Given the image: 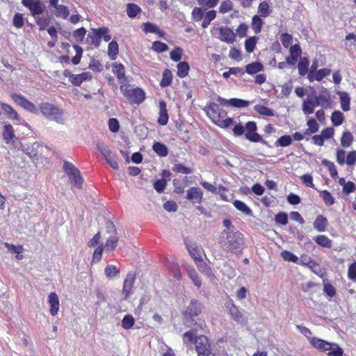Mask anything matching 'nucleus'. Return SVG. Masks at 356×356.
<instances>
[{
	"label": "nucleus",
	"mask_w": 356,
	"mask_h": 356,
	"mask_svg": "<svg viewBox=\"0 0 356 356\" xmlns=\"http://www.w3.org/2000/svg\"><path fill=\"white\" fill-rule=\"evenodd\" d=\"M73 47L76 51V55L72 58L71 61L73 65H78L81 61L83 54V49L78 44H74Z\"/></svg>",
	"instance_id": "obj_51"
},
{
	"label": "nucleus",
	"mask_w": 356,
	"mask_h": 356,
	"mask_svg": "<svg viewBox=\"0 0 356 356\" xmlns=\"http://www.w3.org/2000/svg\"><path fill=\"white\" fill-rule=\"evenodd\" d=\"M169 49L168 46L161 41H155L152 44V49L158 53H163Z\"/></svg>",
	"instance_id": "obj_56"
},
{
	"label": "nucleus",
	"mask_w": 356,
	"mask_h": 356,
	"mask_svg": "<svg viewBox=\"0 0 356 356\" xmlns=\"http://www.w3.org/2000/svg\"><path fill=\"white\" fill-rule=\"evenodd\" d=\"M309 65V60L307 57L300 58V60L298 64V68L299 74L301 76L305 75L308 72V67Z\"/></svg>",
	"instance_id": "obj_35"
},
{
	"label": "nucleus",
	"mask_w": 356,
	"mask_h": 356,
	"mask_svg": "<svg viewBox=\"0 0 356 356\" xmlns=\"http://www.w3.org/2000/svg\"><path fill=\"white\" fill-rule=\"evenodd\" d=\"M195 264L198 270L204 275H207V277H211L213 275L211 267L204 263L202 259L197 261Z\"/></svg>",
	"instance_id": "obj_30"
},
{
	"label": "nucleus",
	"mask_w": 356,
	"mask_h": 356,
	"mask_svg": "<svg viewBox=\"0 0 356 356\" xmlns=\"http://www.w3.org/2000/svg\"><path fill=\"white\" fill-rule=\"evenodd\" d=\"M219 243L224 250L240 254L244 245L243 235L238 231L223 230L220 234Z\"/></svg>",
	"instance_id": "obj_2"
},
{
	"label": "nucleus",
	"mask_w": 356,
	"mask_h": 356,
	"mask_svg": "<svg viewBox=\"0 0 356 356\" xmlns=\"http://www.w3.org/2000/svg\"><path fill=\"white\" fill-rule=\"evenodd\" d=\"M233 9V3L231 0H225L222 1L219 8V12L225 14Z\"/></svg>",
	"instance_id": "obj_59"
},
{
	"label": "nucleus",
	"mask_w": 356,
	"mask_h": 356,
	"mask_svg": "<svg viewBox=\"0 0 356 356\" xmlns=\"http://www.w3.org/2000/svg\"><path fill=\"white\" fill-rule=\"evenodd\" d=\"M204 111L215 124L219 122V105L216 103H211L205 107Z\"/></svg>",
	"instance_id": "obj_13"
},
{
	"label": "nucleus",
	"mask_w": 356,
	"mask_h": 356,
	"mask_svg": "<svg viewBox=\"0 0 356 356\" xmlns=\"http://www.w3.org/2000/svg\"><path fill=\"white\" fill-rule=\"evenodd\" d=\"M169 270L172 275L177 280H179L182 278V274L179 267L175 264H171L168 266Z\"/></svg>",
	"instance_id": "obj_55"
},
{
	"label": "nucleus",
	"mask_w": 356,
	"mask_h": 356,
	"mask_svg": "<svg viewBox=\"0 0 356 356\" xmlns=\"http://www.w3.org/2000/svg\"><path fill=\"white\" fill-rule=\"evenodd\" d=\"M188 273L193 284L197 288H200L202 286V280L196 270L193 268H188Z\"/></svg>",
	"instance_id": "obj_41"
},
{
	"label": "nucleus",
	"mask_w": 356,
	"mask_h": 356,
	"mask_svg": "<svg viewBox=\"0 0 356 356\" xmlns=\"http://www.w3.org/2000/svg\"><path fill=\"white\" fill-rule=\"evenodd\" d=\"M257 42V38L252 36L247 38L245 41V48L248 53H252L256 47Z\"/></svg>",
	"instance_id": "obj_43"
},
{
	"label": "nucleus",
	"mask_w": 356,
	"mask_h": 356,
	"mask_svg": "<svg viewBox=\"0 0 356 356\" xmlns=\"http://www.w3.org/2000/svg\"><path fill=\"white\" fill-rule=\"evenodd\" d=\"M172 80V74L168 69H165L163 72V77L160 82V86L163 88L170 86Z\"/></svg>",
	"instance_id": "obj_38"
},
{
	"label": "nucleus",
	"mask_w": 356,
	"mask_h": 356,
	"mask_svg": "<svg viewBox=\"0 0 356 356\" xmlns=\"http://www.w3.org/2000/svg\"><path fill=\"white\" fill-rule=\"evenodd\" d=\"M233 204L236 209L241 211L244 214L249 216H252V211L251 209L247 204H245L243 202H242L241 200H235L233 202Z\"/></svg>",
	"instance_id": "obj_29"
},
{
	"label": "nucleus",
	"mask_w": 356,
	"mask_h": 356,
	"mask_svg": "<svg viewBox=\"0 0 356 356\" xmlns=\"http://www.w3.org/2000/svg\"><path fill=\"white\" fill-rule=\"evenodd\" d=\"M135 281V275L133 273H128L123 283L122 294L124 298H127L131 293L134 283Z\"/></svg>",
	"instance_id": "obj_14"
},
{
	"label": "nucleus",
	"mask_w": 356,
	"mask_h": 356,
	"mask_svg": "<svg viewBox=\"0 0 356 356\" xmlns=\"http://www.w3.org/2000/svg\"><path fill=\"white\" fill-rule=\"evenodd\" d=\"M22 3L29 8L34 18L40 16L45 10L44 4L40 0H22Z\"/></svg>",
	"instance_id": "obj_8"
},
{
	"label": "nucleus",
	"mask_w": 356,
	"mask_h": 356,
	"mask_svg": "<svg viewBox=\"0 0 356 356\" xmlns=\"http://www.w3.org/2000/svg\"><path fill=\"white\" fill-rule=\"evenodd\" d=\"M63 170L71 180L74 181V185L78 188H82L83 178L79 169L69 161H64Z\"/></svg>",
	"instance_id": "obj_7"
},
{
	"label": "nucleus",
	"mask_w": 356,
	"mask_h": 356,
	"mask_svg": "<svg viewBox=\"0 0 356 356\" xmlns=\"http://www.w3.org/2000/svg\"><path fill=\"white\" fill-rule=\"evenodd\" d=\"M202 311V305L198 300L192 299L189 305L183 312V323L188 327L194 330H202L205 326L204 322L200 318H195Z\"/></svg>",
	"instance_id": "obj_1"
},
{
	"label": "nucleus",
	"mask_w": 356,
	"mask_h": 356,
	"mask_svg": "<svg viewBox=\"0 0 356 356\" xmlns=\"http://www.w3.org/2000/svg\"><path fill=\"white\" fill-rule=\"evenodd\" d=\"M198 330H191L183 334V341L187 343V341L195 344L197 356H209L213 355L211 352V343L208 338L204 335H196Z\"/></svg>",
	"instance_id": "obj_3"
},
{
	"label": "nucleus",
	"mask_w": 356,
	"mask_h": 356,
	"mask_svg": "<svg viewBox=\"0 0 356 356\" xmlns=\"http://www.w3.org/2000/svg\"><path fill=\"white\" fill-rule=\"evenodd\" d=\"M119 238L116 235H111L106 241L104 248L106 251L112 252L117 246Z\"/></svg>",
	"instance_id": "obj_32"
},
{
	"label": "nucleus",
	"mask_w": 356,
	"mask_h": 356,
	"mask_svg": "<svg viewBox=\"0 0 356 356\" xmlns=\"http://www.w3.org/2000/svg\"><path fill=\"white\" fill-rule=\"evenodd\" d=\"M327 225L328 221L327 218L322 215H319L314 222V228L318 232H323L325 230Z\"/></svg>",
	"instance_id": "obj_22"
},
{
	"label": "nucleus",
	"mask_w": 356,
	"mask_h": 356,
	"mask_svg": "<svg viewBox=\"0 0 356 356\" xmlns=\"http://www.w3.org/2000/svg\"><path fill=\"white\" fill-rule=\"evenodd\" d=\"M348 277L352 281H356V261L352 263L348 266Z\"/></svg>",
	"instance_id": "obj_64"
},
{
	"label": "nucleus",
	"mask_w": 356,
	"mask_h": 356,
	"mask_svg": "<svg viewBox=\"0 0 356 356\" xmlns=\"http://www.w3.org/2000/svg\"><path fill=\"white\" fill-rule=\"evenodd\" d=\"M275 220L277 224L286 225L288 223V215L285 212H279L275 216Z\"/></svg>",
	"instance_id": "obj_62"
},
{
	"label": "nucleus",
	"mask_w": 356,
	"mask_h": 356,
	"mask_svg": "<svg viewBox=\"0 0 356 356\" xmlns=\"http://www.w3.org/2000/svg\"><path fill=\"white\" fill-rule=\"evenodd\" d=\"M330 72H331L330 69H327V68H323V69H321L319 70H317L314 74V77L312 79V81H314V80L320 81L324 77L328 76L330 74Z\"/></svg>",
	"instance_id": "obj_49"
},
{
	"label": "nucleus",
	"mask_w": 356,
	"mask_h": 356,
	"mask_svg": "<svg viewBox=\"0 0 356 356\" xmlns=\"http://www.w3.org/2000/svg\"><path fill=\"white\" fill-rule=\"evenodd\" d=\"M189 70L190 66L186 61L180 62L177 65V74L180 78H184L188 75Z\"/></svg>",
	"instance_id": "obj_31"
},
{
	"label": "nucleus",
	"mask_w": 356,
	"mask_h": 356,
	"mask_svg": "<svg viewBox=\"0 0 356 356\" xmlns=\"http://www.w3.org/2000/svg\"><path fill=\"white\" fill-rule=\"evenodd\" d=\"M119 53V46L115 40H112L108 46V55L111 60H115Z\"/></svg>",
	"instance_id": "obj_28"
},
{
	"label": "nucleus",
	"mask_w": 356,
	"mask_h": 356,
	"mask_svg": "<svg viewBox=\"0 0 356 356\" xmlns=\"http://www.w3.org/2000/svg\"><path fill=\"white\" fill-rule=\"evenodd\" d=\"M321 197L323 198L324 202L327 205H333L334 204V198L332 197V194L324 190L321 192Z\"/></svg>",
	"instance_id": "obj_58"
},
{
	"label": "nucleus",
	"mask_w": 356,
	"mask_h": 356,
	"mask_svg": "<svg viewBox=\"0 0 356 356\" xmlns=\"http://www.w3.org/2000/svg\"><path fill=\"white\" fill-rule=\"evenodd\" d=\"M261 17V16L255 15L252 18V28L255 33H259L261 31L264 22Z\"/></svg>",
	"instance_id": "obj_34"
},
{
	"label": "nucleus",
	"mask_w": 356,
	"mask_h": 356,
	"mask_svg": "<svg viewBox=\"0 0 356 356\" xmlns=\"http://www.w3.org/2000/svg\"><path fill=\"white\" fill-rule=\"evenodd\" d=\"M40 147V144L38 143H34L30 145L24 146L22 143H20V147H18L21 149L26 155H28L31 158H35L38 156V149Z\"/></svg>",
	"instance_id": "obj_18"
},
{
	"label": "nucleus",
	"mask_w": 356,
	"mask_h": 356,
	"mask_svg": "<svg viewBox=\"0 0 356 356\" xmlns=\"http://www.w3.org/2000/svg\"><path fill=\"white\" fill-rule=\"evenodd\" d=\"M353 136L350 131H345L341 138V145L343 147H349L353 142Z\"/></svg>",
	"instance_id": "obj_36"
},
{
	"label": "nucleus",
	"mask_w": 356,
	"mask_h": 356,
	"mask_svg": "<svg viewBox=\"0 0 356 356\" xmlns=\"http://www.w3.org/2000/svg\"><path fill=\"white\" fill-rule=\"evenodd\" d=\"M314 241L316 243L324 248H330L332 247V241L325 235L317 236Z\"/></svg>",
	"instance_id": "obj_39"
},
{
	"label": "nucleus",
	"mask_w": 356,
	"mask_h": 356,
	"mask_svg": "<svg viewBox=\"0 0 356 356\" xmlns=\"http://www.w3.org/2000/svg\"><path fill=\"white\" fill-rule=\"evenodd\" d=\"M13 24L14 26H15L17 29L23 27L24 24V19L23 15L19 13H15L13 17Z\"/></svg>",
	"instance_id": "obj_60"
},
{
	"label": "nucleus",
	"mask_w": 356,
	"mask_h": 356,
	"mask_svg": "<svg viewBox=\"0 0 356 356\" xmlns=\"http://www.w3.org/2000/svg\"><path fill=\"white\" fill-rule=\"evenodd\" d=\"M331 120L332 124L337 127L341 125L343 120H344V116L343 113L339 111H334L331 115Z\"/></svg>",
	"instance_id": "obj_42"
},
{
	"label": "nucleus",
	"mask_w": 356,
	"mask_h": 356,
	"mask_svg": "<svg viewBox=\"0 0 356 356\" xmlns=\"http://www.w3.org/2000/svg\"><path fill=\"white\" fill-rule=\"evenodd\" d=\"M39 109L45 118L55 121L58 124L63 123V110L49 102L41 103Z\"/></svg>",
	"instance_id": "obj_5"
},
{
	"label": "nucleus",
	"mask_w": 356,
	"mask_h": 356,
	"mask_svg": "<svg viewBox=\"0 0 356 356\" xmlns=\"http://www.w3.org/2000/svg\"><path fill=\"white\" fill-rule=\"evenodd\" d=\"M48 302L50 305V314L52 316H56L59 310V300L56 293L51 292L49 294Z\"/></svg>",
	"instance_id": "obj_16"
},
{
	"label": "nucleus",
	"mask_w": 356,
	"mask_h": 356,
	"mask_svg": "<svg viewBox=\"0 0 356 356\" xmlns=\"http://www.w3.org/2000/svg\"><path fill=\"white\" fill-rule=\"evenodd\" d=\"M182 52L183 51L181 47H175V49L170 52V58L175 62L179 61L181 58Z\"/></svg>",
	"instance_id": "obj_63"
},
{
	"label": "nucleus",
	"mask_w": 356,
	"mask_h": 356,
	"mask_svg": "<svg viewBox=\"0 0 356 356\" xmlns=\"http://www.w3.org/2000/svg\"><path fill=\"white\" fill-rule=\"evenodd\" d=\"M120 88L123 95L131 104H140L145 99V93L140 88L129 89V86L122 85Z\"/></svg>",
	"instance_id": "obj_6"
},
{
	"label": "nucleus",
	"mask_w": 356,
	"mask_h": 356,
	"mask_svg": "<svg viewBox=\"0 0 356 356\" xmlns=\"http://www.w3.org/2000/svg\"><path fill=\"white\" fill-rule=\"evenodd\" d=\"M217 101L224 106H231L236 108H245L249 106L250 102L238 98H232L230 99H224L220 96L218 97Z\"/></svg>",
	"instance_id": "obj_9"
},
{
	"label": "nucleus",
	"mask_w": 356,
	"mask_h": 356,
	"mask_svg": "<svg viewBox=\"0 0 356 356\" xmlns=\"http://www.w3.org/2000/svg\"><path fill=\"white\" fill-rule=\"evenodd\" d=\"M328 350V356H343V350L337 343H331V348H330Z\"/></svg>",
	"instance_id": "obj_54"
},
{
	"label": "nucleus",
	"mask_w": 356,
	"mask_h": 356,
	"mask_svg": "<svg viewBox=\"0 0 356 356\" xmlns=\"http://www.w3.org/2000/svg\"><path fill=\"white\" fill-rule=\"evenodd\" d=\"M269 7L268 3L266 1L260 3L258 6V13H259V16L262 17H268L270 13Z\"/></svg>",
	"instance_id": "obj_44"
},
{
	"label": "nucleus",
	"mask_w": 356,
	"mask_h": 356,
	"mask_svg": "<svg viewBox=\"0 0 356 356\" xmlns=\"http://www.w3.org/2000/svg\"><path fill=\"white\" fill-rule=\"evenodd\" d=\"M229 313L232 318L236 322L243 323L245 321V318L242 315L241 312L238 310V307L234 305L229 309Z\"/></svg>",
	"instance_id": "obj_27"
},
{
	"label": "nucleus",
	"mask_w": 356,
	"mask_h": 356,
	"mask_svg": "<svg viewBox=\"0 0 356 356\" xmlns=\"http://www.w3.org/2000/svg\"><path fill=\"white\" fill-rule=\"evenodd\" d=\"M134 323L135 319L130 314L125 315L122 320V327L125 330L131 329L134 326Z\"/></svg>",
	"instance_id": "obj_45"
},
{
	"label": "nucleus",
	"mask_w": 356,
	"mask_h": 356,
	"mask_svg": "<svg viewBox=\"0 0 356 356\" xmlns=\"http://www.w3.org/2000/svg\"><path fill=\"white\" fill-rule=\"evenodd\" d=\"M113 73L116 76L120 83L124 84L128 81L125 75V68L122 63H114L112 64Z\"/></svg>",
	"instance_id": "obj_12"
},
{
	"label": "nucleus",
	"mask_w": 356,
	"mask_h": 356,
	"mask_svg": "<svg viewBox=\"0 0 356 356\" xmlns=\"http://www.w3.org/2000/svg\"><path fill=\"white\" fill-rule=\"evenodd\" d=\"M2 135L6 143L10 144L15 138L13 126L10 124L4 125Z\"/></svg>",
	"instance_id": "obj_23"
},
{
	"label": "nucleus",
	"mask_w": 356,
	"mask_h": 356,
	"mask_svg": "<svg viewBox=\"0 0 356 356\" xmlns=\"http://www.w3.org/2000/svg\"><path fill=\"white\" fill-rule=\"evenodd\" d=\"M159 117L157 122L160 125H166L168 122L169 117L166 108V104L164 101H161L159 102Z\"/></svg>",
	"instance_id": "obj_19"
},
{
	"label": "nucleus",
	"mask_w": 356,
	"mask_h": 356,
	"mask_svg": "<svg viewBox=\"0 0 356 356\" xmlns=\"http://www.w3.org/2000/svg\"><path fill=\"white\" fill-rule=\"evenodd\" d=\"M310 343L321 351H327L331 348V343L317 337H312L309 339Z\"/></svg>",
	"instance_id": "obj_17"
},
{
	"label": "nucleus",
	"mask_w": 356,
	"mask_h": 356,
	"mask_svg": "<svg viewBox=\"0 0 356 356\" xmlns=\"http://www.w3.org/2000/svg\"><path fill=\"white\" fill-rule=\"evenodd\" d=\"M264 70V65L261 62H252L245 66V72L253 75Z\"/></svg>",
	"instance_id": "obj_20"
},
{
	"label": "nucleus",
	"mask_w": 356,
	"mask_h": 356,
	"mask_svg": "<svg viewBox=\"0 0 356 356\" xmlns=\"http://www.w3.org/2000/svg\"><path fill=\"white\" fill-rule=\"evenodd\" d=\"M186 198L193 204H200L203 199V192L200 188L191 187L186 191Z\"/></svg>",
	"instance_id": "obj_10"
},
{
	"label": "nucleus",
	"mask_w": 356,
	"mask_h": 356,
	"mask_svg": "<svg viewBox=\"0 0 356 356\" xmlns=\"http://www.w3.org/2000/svg\"><path fill=\"white\" fill-rule=\"evenodd\" d=\"M254 110L260 115L271 117L274 116L275 113L273 110L261 104H257L254 106Z\"/></svg>",
	"instance_id": "obj_33"
},
{
	"label": "nucleus",
	"mask_w": 356,
	"mask_h": 356,
	"mask_svg": "<svg viewBox=\"0 0 356 356\" xmlns=\"http://www.w3.org/2000/svg\"><path fill=\"white\" fill-rule=\"evenodd\" d=\"M1 108L7 115L8 118L15 120H19V116L17 114V111L9 104L5 103L1 104Z\"/></svg>",
	"instance_id": "obj_25"
},
{
	"label": "nucleus",
	"mask_w": 356,
	"mask_h": 356,
	"mask_svg": "<svg viewBox=\"0 0 356 356\" xmlns=\"http://www.w3.org/2000/svg\"><path fill=\"white\" fill-rule=\"evenodd\" d=\"M35 20L36 24L39 26L40 31L44 30L47 26L50 23V17H40V16H38L37 17L34 18Z\"/></svg>",
	"instance_id": "obj_48"
},
{
	"label": "nucleus",
	"mask_w": 356,
	"mask_h": 356,
	"mask_svg": "<svg viewBox=\"0 0 356 356\" xmlns=\"http://www.w3.org/2000/svg\"><path fill=\"white\" fill-rule=\"evenodd\" d=\"M233 133L236 137L245 134V138L250 142L261 143L270 147L268 142L264 140L262 136L257 133V123L254 121H248L245 126L241 123L235 124L233 128Z\"/></svg>",
	"instance_id": "obj_4"
},
{
	"label": "nucleus",
	"mask_w": 356,
	"mask_h": 356,
	"mask_svg": "<svg viewBox=\"0 0 356 356\" xmlns=\"http://www.w3.org/2000/svg\"><path fill=\"white\" fill-rule=\"evenodd\" d=\"M172 170L174 172L182 174H191L193 172L192 168L186 167L183 165L181 163L174 165V166L172 167Z\"/></svg>",
	"instance_id": "obj_61"
},
{
	"label": "nucleus",
	"mask_w": 356,
	"mask_h": 356,
	"mask_svg": "<svg viewBox=\"0 0 356 356\" xmlns=\"http://www.w3.org/2000/svg\"><path fill=\"white\" fill-rule=\"evenodd\" d=\"M141 12V8L136 4L129 3L127 5V14L130 18H134Z\"/></svg>",
	"instance_id": "obj_37"
},
{
	"label": "nucleus",
	"mask_w": 356,
	"mask_h": 356,
	"mask_svg": "<svg viewBox=\"0 0 356 356\" xmlns=\"http://www.w3.org/2000/svg\"><path fill=\"white\" fill-rule=\"evenodd\" d=\"M220 40L227 43H233L235 40V33L227 27H220L219 29Z\"/></svg>",
	"instance_id": "obj_15"
},
{
	"label": "nucleus",
	"mask_w": 356,
	"mask_h": 356,
	"mask_svg": "<svg viewBox=\"0 0 356 356\" xmlns=\"http://www.w3.org/2000/svg\"><path fill=\"white\" fill-rule=\"evenodd\" d=\"M56 9L55 15L58 17H61L66 19L69 15V10L67 6L64 5H58L54 7Z\"/></svg>",
	"instance_id": "obj_46"
},
{
	"label": "nucleus",
	"mask_w": 356,
	"mask_h": 356,
	"mask_svg": "<svg viewBox=\"0 0 356 356\" xmlns=\"http://www.w3.org/2000/svg\"><path fill=\"white\" fill-rule=\"evenodd\" d=\"M216 17V12L213 10H209L207 13L202 23V27L206 29L210 24L211 22Z\"/></svg>",
	"instance_id": "obj_47"
},
{
	"label": "nucleus",
	"mask_w": 356,
	"mask_h": 356,
	"mask_svg": "<svg viewBox=\"0 0 356 356\" xmlns=\"http://www.w3.org/2000/svg\"><path fill=\"white\" fill-rule=\"evenodd\" d=\"M11 99L13 101L17 104L18 106L24 108L26 101L28 100L26 97L21 94L13 93L11 95Z\"/></svg>",
	"instance_id": "obj_50"
},
{
	"label": "nucleus",
	"mask_w": 356,
	"mask_h": 356,
	"mask_svg": "<svg viewBox=\"0 0 356 356\" xmlns=\"http://www.w3.org/2000/svg\"><path fill=\"white\" fill-rule=\"evenodd\" d=\"M104 159L113 169L118 170L119 168L117 156L115 154L111 153L108 156H106Z\"/></svg>",
	"instance_id": "obj_57"
},
{
	"label": "nucleus",
	"mask_w": 356,
	"mask_h": 356,
	"mask_svg": "<svg viewBox=\"0 0 356 356\" xmlns=\"http://www.w3.org/2000/svg\"><path fill=\"white\" fill-rule=\"evenodd\" d=\"M104 273L107 277L112 278L120 273V270L115 266L108 265L105 268Z\"/></svg>",
	"instance_id": "obj_52"
},
{
	"label": "nucleus",
	"mask_w": 356,
	"mask_h": 356,
	"mask_svg": "<svg viewBox=\"0 0 356 356\" xmlns=\"http://www.w3.org/2000/svg\"><path fill=\"white\" fill-rule=\"evenodd\" d=\"M281 257L284 261L293 263H298V257L288 250H284L281 252Z\"/></svg>",
	"instance_id": "obj_53"
},
{
	"label": "nucleus",
	"mask_w": 356,
	"mask_h": 356,
	"mask_svg": "<svg viewBox=\"0 0 356 356\" xmlns=\"http://www.w3.org/2000/svg\"><path fill=\"white\" fill-rule=\"evenodd\" d=\"M292 143V137L289 135H284L279 138L275 143V147H285Z\"/></svg>",
	"instance_id": "obj_40"
},
{
	"label": "nucleus",
	"mask_w": 356,
	"mask_h": 356,
	"mask_svg": "<svg viewBox=\"0 0 356 356\" xmlns=\"http://www.w3.org/2000/svg\"><path fill=\"white\" fill-rule=\"evenodd\" d=\"M154 152L161 157H165L168 154L167 146L161 142H154L152 145Z\"/></svg>",
	"instance_id": "obj_24"
},
{
	"label": "nucleus",
	"mask_w": 356,
	"mask_h": 356,
	"mask_svg": "<svg viewBox=\"0 0 356 356\" xmlns=\"http://www.w3.org/2000/svg\"><path fill=\"white\" fill-rule=\"evenodd\" d=\"M103 31L99 29H92L86 38L87 43L94 45L95 47H99L101 44V35Z\"/></svg>",
	"instance_id": "obj_11"
},
{
	"label": "nucleus",
	"mask_w": 356,
	"mask_h": 356,
	"mask_svg": "<svg viewBox=\"0 0 356 356\" xmlns=\"http://www.w3.org/2000/svg\"><path fill=\"white\" fill-rule=\"evenodd\" d=\"M337 94L339 96L341 109L343 111H350V97L349 94L346 92H338Z\"/></svg>",
	"instance_id": "obj_21"
},
{
	"label": "nucleus",
	"mask_w": 356,
	"mask_h": 356,
	"mask_svg": "<svg viewBox=\"0 0 356 356\" xmlns=\"http://www.w3.org/2000/svg\"><path fill=\"white\" fill-rule=\"evenodd\" d=\"M316 98L321 102V106L329 105L330 103V94L329 91L324 87L321 88L319 95Z\"/></svg>",
	"instance_id": "obj_26"
}]
</instances>
